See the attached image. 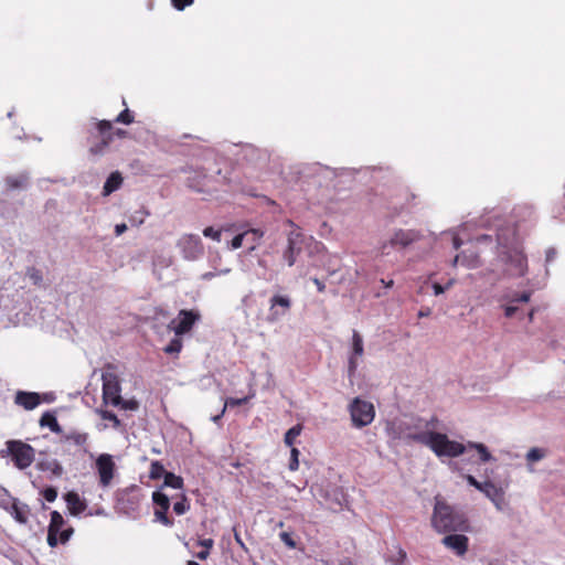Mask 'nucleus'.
I'll return each mask as SVG.
<instances>
[{"label": "nucleus", "mask_w": 565, "mask_h": 565, "mask_svg": "<svg viewBox=\"0 0 565 565\" xmlns=\"http://www.w3.org/2000/svg\"><path fill=\"white\" fill-rule=\"evenodd\" d=\"M534 221V210L530 205H518L509 214L502 213L499 209L484 213L479 220V226L486 233L470 239L473 249H466L456 255L452 266L460 263L467 268H476L492 256L511 276H524L527 259L523 249V238Z\"/></svg>", "instance_id": "obj_1"}, {"label": "nucleus", "mask_w": 565, "mask_h": 565, "mask_svg": "<svg viewBox=\"0 0 565 565\" xmlns=\"http://www.w3.org/2000/svg\"><path fill=\"white\" fill-rule=\"evenodd\" d=\"M430 423L419 417L395 419L386 424V433L393 439L407 444L415 441L423 444Z\"/></svg>", "instance_id": "obj_2"}, {"label": "nucleus", "mask_w": 565, "mask_h": 565, "mask_svg": "<svg viewBox=\"0 0 565 565\" xmlns=\"http://www.w3.org/2000/svg\"><path fill=\"white\" fill-rule=\"evenodd\" d=\"M289 223L295 228L287 235V244L281 253V258L287 266L291 267L296 264L302 252L307 250L311 255L319 252L322 245L312 236L303 234L291 221Z\"/></svg>", "instance_id": "obj_3"}, {"label": "nucleus", "mask_w": 565, "mask_h": 565, "mask_svg": "<svg viewBox=\"0 0 565 565\" xmlns=\"http://www.w3.org/2000/svg\"><path fill=\"white\" fill-rule=\"evenodd\" d=\"M427 243L424 234L414 228L394 230L391 237L382 244V254H388L392 248L398 253L406 254L413 250H426Z\"/></svg>", "instance_id": "obj_4"}, {"label": "nucleus", "mask_w": 565, "mask_h": 565, "mask_svg": "<svg viewBox=\"0 0 565 565\" xmlns=\"http://www.w3.org/2000/svg\"><path fill=\"white\" fill-rule=\"evenodd\" d=\"M431 525L438 533L458 532L467 529V519L463 513L436 498Z\"/></svg>", "instance_id": "obj_5"}, {"label": "nucleus", "mask_w": 565, "mask_h": 565, "mask_svg": "<svg viewBox=\"0 0 565 565\" xmlns=\"http://www.w3.org/2000/svg\"><path fill=\"white\" fill-rule=\"evenodd\" d=\"M10 457L14 467L19 470H24L31 466L35 459L34 448L17 439L6 441V448L0 450V458Z\"/></svg>", "instance_id": "obj_6"}, {"label": "nucleus", "mask_w": 565, "mask_h": 565, "mask_svg": "<svg viewBox=\"0 0 565 565\" xmlns=\"http://www.w3.org/2000/svg\"><path fill=\"white\" fill-rule=\"evenodd\" d=\"M423 445L428 446L438 457H458L466 449L462 444L450 440L447 435L436 431H428Z\"/></svg>", "instance_id": "obj_7"}, {"label": "nucleus", "mask_w": 565, "mask_h": 565, "mask_svg": "<svg viewBox=\"0 0 565 565\" xmlns=\"http://www.w3.org/2000/svg\"><path fill=\"white\" fill-rule=\"evenodd\" d=\"M113 364H107L102 374L103 401L105 404L118 406L121 402V384Z\"/></svg>", "instance_id": "obj_8"}, {"label": "nucleus", "mask_w": 565, "mask_h": 565, "mask_svg": "<svg viewBox=\"0 0 565 565\" xmlns=\"http://www.w3.org/2000/svg\"><path fill=\"white\" fill-rule=\"evenodd\" d=\"M349 413L352 426L355 428H363L370 425L375 417L374 405L361 397H355L349 405Z\"/></svg>", "instance_id": "obj_9"}, {"label": "nucleus", "mask_w": 565, "mask_h": 565, "mask_svg": "<svg viewBox=\"0 0 565 565\" xmlns=\"http://www.w3.org/2000/svg\"><path fill=\"white\" fill-rule=\"evenodd\" d=\"M182 257L185 260L194 262L200 259L204 254L202 239L196 234H183L177 242Z\"/></svg>", "instance_id": "obj_10"}, {"label": "nucleus", "mask_w": 565, "mask_h": 565, "mask_svg": "<svg viewBox=\"0 0 565 565\" xmlns=\"http://www.w3.org/2000/svg\"><path fill=\"white\" fill-rule=\"evenodd\" d=\"M364 354V342L362 335L356 331H352L351 349L348 354V379L353 383V379L360 366L361 360Z\"/></svg>", "instance_id": "obj_11"}, {"label": "nucleus", "mask_w": 565, "mask_h": 565, "mask_svg": "<svg viewBox=\"0 0 565 565\" xmlns=\"http://www.w3.org/2000/svg\"><path fill=\"white\" fill-rule=\"evenodd\" d=\"M292 306L291 298L288 295L275 294L269 299V309L267 321L270 323L279 322L286 317Z\"/></svg>", "instance_id": "obj_12"}, {"label": "nucleus", "mask_w": 565, "mask_h": 565, "mask_svg": "<svg viewBox=\"0 0 565 565\" xmlns=\"http://www.w3.org/2000/svg\"><path fill=\"white\" fill-rule=\"evenodd\" d=\"M152 502L156 507L154 509V521L160 522L164 526L171 527L173 525V520L168 516V511L170 509V497L166 494L161 489H158L152 492Z\"/></svg>", "instance_id": "obj_13"}, {"label": "nucleus", "mask_w": 565, "mask_h": 565, "mask_svg": "<svg viewBox=\"0 0 565 565\" xmlns=\"http://www.w3.org/2000/svg\"><path fill=\"white\" fill-rule=\"evenodd\" d=\"M199 319V312L193 310H181L178 317L170 321L168 327L178 337L189 332Z\"/></svg>", "instance_id": "obj_14"}, {"label": "nucleus", "mask_w": 565, "mask_h": 565, "mask_svg": "<svg viewBox=\"0 0 565 565\" xmlns=\"http://www.w3.org/2000/svg\"><path fill=\"white\" fill-rule=\"evenodd\" d=\"M236 154L238 156V160L246 161L257 167L265 166L269 160V154L266 150L249 143L241 146Z\"/></svg>", "instance_id": "obj_15"}, {"label": "nucleus", "mask_w": 565, "mask_h": 565, "mask_svg": "<svg viewBox=\"0 0 565 565\" xmlns=\"http://www.w3.org/2000/svg\"><path fill=\"white\" fill-rule=\"evenodd\" d=\"M98 131L103 136V140L100 145H96L95 147L90 148V151L93 153H99L103 151L105 147H107L113 140L114 137L124 138L127 135V131L124 129H116L113 131V126L109 120H100L97 125Z\"/></svg>", "instance_id": "obj_16"}, {"label": "nucleus", "mask_w": 565, "mask_h": 565, "mask_svg": "<svg viewBox=\"0 0 565 565\" xmlns=\"http://www.w3.org/2000/svg\"><path fill=\"white\" fill-rule=\"evenodd\" d=\"M96 469L100 484L106 488L110 484L115 473V462L109 454H102L96 459Z\"/></svg>", "instance_id": "obj_17"}, {"label": "nucleus", "mask_w": 565, "mask_h": 565, "mask_svg": "<svg viewBox=\"0 0 565 565\" xmlns=\"http://www.w3.org/2000/svg\"><path fill=\"white\" fill-rule=\"evenodd\" d=\"M484 490L482 493L494 504L498 511L507 512L509 510V503L505 500L504 491L502 488L497 487L490 481L489 484H483Z\"/></svg>", "instance_id": "obj_18"}, {"label": "nucleus", "mask_w": 565, "mask_h": 565, "mask_svg": "<svg viewBox=\"0 0 565 565\" xmlns=\"http://www.w3.org/2000/svg\"><path fill=\"white\" fill-rule=\"evenodd\" d=\"M35 468L42 472H51L52 477L60 478L64 473V468L55 458L47 457L46 452H40Z\"/></svg>", "instance_id": "obj_19"}, {"label": "nucleus", "mask_w": 565, "mask_h": 565, "mask_svg": "<svg viewBox=\"0 0 565 565\" xmlns=\"http://www.w3.org/2000/svg\"><path fill=\"white\" fill-rule=\"evenodd\" d=\"M441 543L449 550L454 551L458 556H462L468 551L469 540L463 534L452 533L446 535L441 540Z\"/></svg>", "instance_id": "obj_20"}, {"label": "nucleus", "mask_w": 565, "mask_h": 565, "mask_svg": "<svg viewBox=\"0 0 565 565\" xmlns=\"http://www.w3.org/2000/svg\"><path fill=\"white\" fill-rule=\"evenodd\" d=\"M14 404L25 411H33L40 405V393L19 390L14 395Z\"/></svg>", "instance_id": "obj_21"}, {"label": "nucleus", "mask_w": 565, "mask_h": 565, "mask_svg": "<svg viewBox=\"0 0 565 565\" xmlns=\"http://www.w3.org/2000/svg\"><path fill=\"white\" fill-rule=\"evenodd\" d=\"M531 292L523 291L520 295H514L509 298L508 303L504 306V316L507 318H512L520 311V303H526L530 301Z\"/></svg>", "instance_id": "obj_22"}, {"label": "nucleus", "mask_w": 565, "mask_h": 565, "mask_svg": "<svg viewBox=\"0 0 565 565\" xmlns=\"http://www.w3.org/2000/svg\"><path fill=\"white\" fill-rule=\"evenodd\" d=\"M60 435L61 443L73 444L77 447H81L84 452H87V449L85 447L89 437L87 433H82L76 429H72L68 431L63 430Z\"/></svg>", "instance_id": "obj_23"}, {"label": "nucleus", "mask_w": 565, "mask_h": 565, "mask_svg": "<svg viewBox=\"0 0 565 565\" xmlns=\"http://www.w3.org/2000/svg\"><path fill=\"white\" fill-rule=\"evenodd\" d=\"M64 500L66 502L67 509L70 510V513L74 516L79 515L87 508L85 500H83L75 491L65 493Z\"/></svg>", "instance_id": "obj_24"}, {"label": "nucleus", "mask_w": 565, "mask_h": 565, "mask_svg": "<svg viewBox=\"0 0 565 565\" xmlns=\"http://www.w3.org/2000/svg\"><path fill=\"white\" fill-rule=\"evenodd\" d=\"M30 177L26 172H21L15 175H8L4 179L6 189L8 191L24 190L29 185Z\"/></svg>", "instance_id": "obj_25"}, {"label": "nucleus", "mask_w": 565, "mask_h": 565, "mask_svg": "<svg viewBox=\"0 0 565 565\" xmlns=\"http://www.w3.org/2000/svg\"><path fill=\"white\" fill-rule=\"evenodd\" d=\"M10 515L20 524H26L28 515L30 513L29 505L15 499L12 503V508L6 510Z\"/></svg>", "instance_id": "obj_26"}, {"label": "nucleus", "mask_w": 565, "mask_h": 565, "mask_svg": "<svg viewBox=\"0 0 565 565\" xmlns=\"http://www.w3.org/2000/svg\"><path fill=\"white\" fill-rule=\"evenodd\" d=\"M39 424L41 427H47L52 433L61 434L63 431L61 425L57 422L55 412L46 411L42 414Z\"/></svg>", "instance_id": "obj_27"}, {"label": "nucleus", "mask_w": 565, "mask_h": 565, "mask_svg": "<svg viewBox=\"0 0 565 565\" xmlns=\"http://www.w3.org/2000/svg\"><path fill=\"white\" fill-rule=\"evenodd\" d=\"M122 184V177L118 171L111 172L109 177L106 179L102 194L104 196L110 195L113 192L117 191Z\"/></svg>", "instance_id": "obj_28"}, {"label": "nucleus", "mask_w": 565, "mask_h": 565, "mask_svg": "<svg viewBox=\"0 0 565 565\" xmlns=\"http://www.w3.org/2000/svg\"><path fill=\"white\" fill-rule=\"evenodd\" d=\"M73 532H74V530H73L72 526H66L61 532L60 535L56 534V533L47 531V544L51 547H55L58 543L65 544L66 542L70 541L71 536L73 535Z\"/></svg>", "instance_id": "obj_29"}, {"label": "nucleus", "mask_w": 565, "mask_h": 565, "mask_svg": "<svg viewBox=\"0 0 565 565\" xmlns=\"http://www.w3.org/2000/svg\"><path fill=\"white\" fill-rule=\"evenodd\" d=\"M406 559L407 554L399 544L394 545L393 550L385 556V561L393 565H403Z\"/></svg>", "instance_id": "obj_30"}, {"label": "nucleus", "mask_w": 565, "mask_h": 565, "mask_svg": "<svg viewBox=\"0 0 565 565\" xmlns=\"http://www.w3.org/2000/svg\"><path fill=\"white\" fill-rule=\"evenodd\" d=\"M64 529H65V520L62 516V514L58 511H52L47 531L60 535Z\"/></svg>", "instance_id": "obj_31"}, {"label": "nucleus", "mask_w": 565, "mask_h": 565, "mask_svg": "<svg viewBox=\"0 0 565 565\" xmlns=\"http://www.w3.org/2000/svg\"><path fill=\"white\" fill-rule=\"evenodd\" d=\"M183 483L184 482L182 477L169 471L166 473L163 478V483L159 489L163 490L164 488H172L175 490H180L183 488Z\"/></svg>", "instance_id": "obj_32"}, {"label": "nucleus", "mask_w": 565, "mask_h": 565, "mask_svg": "<svg viewBox=\"0 0 565 565\" xmlns=\"http://www.w3.org/2000/svg\"><path fill=\"white\" fill-rule=\"evenodd\" d=\"M245 234H248V239L245 242L248 244V249L254 250L264 237L265 232L260 228H249L245 231Z\"/></svg>", "instance_id": "obj_33"}, {"label": "nucleus", "mask_w": 565, "mask_h": 565, "mask_svg": "<svg viewBox=\"0 0 565 565\" xmlns=\"http://www.w3.org/2000/svg\"><path fill=\"white\" fill-rule=\"evenodd\" d=\"M468 447L477 450L481 462H488V461L495 460L484 444L469 443Z\"/></svg>", "instance_id": "obj_34"}, {"label": "nucleus", "mask_w": 565, "mask_h": 565, "mask_svg": "<svg viewBox=\"0 0 565 565\" xmlns=\"http://www.w3.org/2000/svg\"><path fill=\"white\" fill-rule=\"evenodd\" d=\"M175 498H178L179 500L174 502L173 511L178 515H183L184 513H186L190 510L189 500L184 493H181V494L177 495Z\"/></svg>", "instance_id": "obj_35"}, {"label": "nucleus", "mask_w": 565, "mask_h": 565, "mask_svg": "<svg viewBox=\"0 0 565 565\" xmlns=\"http://www.w3.org/2000/svg\"><path fill=\"white\" fill-rule=\"evenodd\" d=\"M167 472L168 471L164 469L163 465L160 461L156 460L151 462L149 472L150 479L158 480L160 478H164Z\"/></svg>", "instance_id": "obj_36"}, {"label": "nucleus", "mask_w": 565, "mask_h": 565, "mask_svg": "<svg viewBox=\"0 0 565 565\" xmlns=\"http://www.w3.org/2000/svg\"><path fill=\"white\" fill-rule=\"evenodd\" d=\"M97 413L103 419L110 422L114 429L121 428V422L115 413L105 409H97Z\"/></svg>", "instance_id": "obj_37"}, {"label": "nucleus", "mask_w": 565, "mask_h": 565, "mask_svg": "<svg viewBox=\"0 0 565 565\" xmlns=\"http://www.w3.org/2000/svg\"><path fill=\"white\" fill-rule=\"evenodd\" d=\"M17 498L12 497L10 492L0 484V508L4 511L9 508H12V503Z\"/></svg>", "instance_id": "obj_38"}, {"label": "nucleus", "mask_w": 565, "mask_h": 565, "mask_svg": "<svg viewBox=\"0 0 565 565\" xmlns=\"http://www.w3.org/2000/svg\"><path fill=\"white\" fill-rule=\"evenodd\" d=\"M301 425H295L292 426L291 428H289L286 434H285V437H284V441L287 446L289 447H292V445L295 444V440L296 438L300 435L301 433Z\"/></svg>", "instance_id": "obj_39"}, {"label": "nucleus", "mask_w": 565, "mask_h": 565, "mask_svg": "<svg viewBox=\"0 0 565 565\" xmlns=\"http://www.w3.org/2000/svg\"><path fill=\"white\" fill-rule=\"evenodd\" d=\"M149 215L147 211L140 210L136 211L134 214L130 215L129 222L131 226H141L145 223L146 216Z\"/></svg>", "instance_id": "obj_40"}, {"label": "nucleus", "mask_w": 565, "mask_h": 565, "mask_svg": "<svg viewBox=\"0 0 565 565\" xmlns=\"http://www.w3.org/2000/svg\"><path fill=\"white\" fill-rule=\"evenodd\" d=\"M182 349V341L179 338H173L169 344L164 348V352L168 354L179 353Z\"/></svg>", "instance_id": "obj_41"}, {"label": "nucleus", "mask_w": 565, "mask_h": 565, "mask_svg": "<svg viewBox=\"0 0 565 565\" xmlns=\"http://www.w3.org/2000/svg\"><path fill=\"white\" fill-rule=\"evenodd\" d=\"M132 121L134 115L128 108H125L115 119V122L124 125H130Z\"/></svg>", "instance_id": "obj_42"}, {"label": "nucleus", "mask_w": 565, "mask_h": 565, "mask_svg": "<svg viewBox=\"0 0 565 565\" xmlns=\"http://www.w3.org/2000/svg\"><path fill=\"white\" fill-rule=\"evenodd\" d=\"M203 235L207 238L215 241V242H221L222 231L220 228H214L213 226H209L203 230Z\"/></svg>", "instance_id": "obj_43"}, {"label": "nucleus", "mask_w": 565, "mask_h": 565, "mask_svg": "<svg viewBox=\"0 0 565 565\" xmlns=\"http://www.w3.org/2000/svg\"><path fill=\"white\" fill-rule=\"evenodd\" d=\"M299 455L300 451L292 447L290 450V460L288 465L289 470L296 471L299 468Z\"/></svg>", "instance_id": "obj_44"}, {"label": "nucleus", "mask_w": 565, "mask_h": 565, "mask_svg": "<svg viewBox=\"0 0 565 565\" xmlns=\"http://www.w3.org/2000/svg\"><path fill=\"white\" fill-rule=\"evenodd\" d=\"M544 457V451L541 448H531L526 454V460L536 462Z\"/></svg>", "instance_id": "obj_45"}, {"label": "nucleus", "mask_w": 565, "mask_h": 565, "mask_svg": "<svg viewBox=\"0 0 565 565\" xmlns=\"http://www.w3.org/2000/svg\"><path fill=\"white\" fill-rule=\"evenodd\" d=\"M246 239H248V234H245V232L235 235L231 241V249H237L242 247Z\"/></svg>", "instance_id": "obj_46"}, {"label": "nucleus", "mask_w": 565, "mask_h": 565, "mask_svg": "<svg viewBox=\"0 0 565 565\" xmlns=\"http://www.w3.org/2000/svg\"><path fill=\"white\" fill-rule=\"evenodd\" d=\"M119 408L125 411H137L139 408V403L136 399H124L121 397V402L118 404Z\"/></svg>", "instance_id": "obj_47"}, {"label": "nucleus", "mask_w": 565, "mask_h": 565, "mask_svg": "<svg viewBox=\"0 0 565 565\" xmlns=\"http://www.w3.org/2000/svg\"><path fill=\"white\" fill-rule=\"evenodd\" d=\"M230 271H231L230 268H223V269H220V270L206 271V273L202 274L201 279L205 280V281H209V280H211L212 278H214L216 276L226 275Z\"/></svg>", "instance_id": "obj_48"}, {"label": "nucleus", "mask_w": 565, "mask_h": 565, "mask_svg": "<svg viewBox=\"0 0 565 565\" xmlns=\"http://www.w3.org/2000/svg\"><path fill=\"white\" fill-rule=\"evenodd\" d=\"M42 495L47 502H54L57 498V490L54 487H46L42 491Z\"/></svg>", "instance_id": "obj_49"}, {"label": "nucleus", "mask_w": 565, "mask_h": 565, "mask_svg": "<svg viewBox=\"0 0 565 565\" xmlns=\"http://www.w3.org/2000/svg\"><path fill=\"white\" fill-rule=\"evenodd\" d=\"M454 284V279H450L445 286L440 285L439 282L433 284V290L435 296H439L444 294L450 286Z\"/></svg>", "instance_id": "obj_50"}, {"label": "nucleus", "mask_w": 565, "mask_h": 565, "mask_svg": "<svg viewBox=\"0 0 565 565\" xmlns=\"http://www.w3.org/2000/svg\"><path fill=\"white\" fill-rule=\"evenodd\" d=\"M467 481L470 486L475 487L477 490H479L480 492H482L484 490V487L483 484H489L490 481H483V482H480L478 481L473 476L469 475L467 477Z\"/></svg>", "instance_id": "obj_51"}, {"label": "nucleus", "mask_w": 565, "mask_h": 565, "mask_svg": "<svg viewBox=\"0 0 565 565\" xmlns=\"http://www.w3.org/2000/svg\"><path fill=\"white\" fill-rule=\"evenodd\" d=\"M279 537L280 540L285 543V545H287L288 547L290 548H295L296 547V542L295 540L292 539L291 534L288 533V532H281L279 534Z\"/></svg>", "instance_id": "obj_52"}, {"label": "nucleus", "mask_w": 565, "mask_h": 565, "mask_svg": "<svg viewBox=\"0 0 565 565\" xmlns=\"http://www.w3.org/2000/svg\"><path fill=\"white\" fill-rule=\"evenodd\" d=\"M56 396L53 392L40 393V404L46 403L51 404L55 402Z\"/></svg>", "instance_id": "obj_53"}, {"label": "nucleus", "mask_w": 565, "mask_h": 565, "mask_svg": "<svg viewBox=\"0 0 565 565\" xmlns=\"http://www.w3.org/2000/svg\"><path fill=\"white\" fill-rule=\"evenodd\" d=\"M171 2H172V6H173L177 10L181 11V10H183L185 7H188V6L192 4V3H193V0H171Z\"/></svg>", "instance_id": "obj_54"}, {"label": "nucleus", "mask_w": 565, "mask_h": 565, "mask_svg": "<svg viewBox=\"0 0 565 565\" xmlns=\"http://www.w3.org/2000/svg\"><path fill=\"white\" fill-rule=\"evenodd\" d=\"M233 531H234V540H235V542L238 544V546L245 553H248V548H247L246 544L244 543V541L242 540L241 534L236 531V527H234Z\"/></svg>", "instance_id": "obj_55"}, {"label": "nucleus", "mask_w": 565, "mask_h": 565, "mask_svg": "<svg viewBox=\"0 0 565 565\" xmlns=\"http://www.w3.org/2000/svg\"><path fill=\"white\" fill-rule=\"evenodd\" d=\"M247 398L246 397H243V398H228L224 405L227 406H239L244 403H246Z\"/></svg>", "instance_id": "obj_56"}, {"label": "nucleus", "mask_w": 565, "mask_h": 565, "mask_svg": "<svg viewBox=\"0 0 565 565\" xmlns=\"http://www.w3.org/2000/svg\"><path fill=\"white\" fill-rule=\"evenodd\" d=\"M556 254H557L556 249L554 247H550L545 254L546 264L552 263L556 258Z\"/></svg>", "instance_id": "obj_57"}, {"label": "nucleus", "mask_w": 565, "mask_h": 565, "mask_svg": "<svg viewBox=\"0 0 565 565\" xmlns=\"http://www.w3.org/2000/svg\"><path fill=\"white\" fill-rule=\"evenodd\" d=\"M311 281L316 285L319 292H323L326 290V285L322 280L317 277L311 278Z\"/></svg>", "instance_id": "obj_58"}, {"label": "nucleus", "mask_w": 565, "mask_h": 565, "mask_svg": "<svg viewBox=\"0 0 565 565\" xmlns=\"http://www.w3.org/2000/svg\"><path fill=\"white\" fill-rule=\"evenodd\" d=\"M127 231V225L125 223H119L115 225V235L120 236Z\"/></svg>", "instance_id": "obj_59"}, {"label": "nucleus", "mask_w": 565, "mask_h": 565, "mask_svg": "<svg viewBox=\"0 0 565 565\" xmlns=\"http://www.w3.org/2000/svg\"><path fill=\"white\" fill-rule=\"evenodd\" d=\"M451 235H452L451 237H452V246H454V248L455 249L460 248V246L462 245L463 242L461 241V238L458 236L457 233H452Z\"/></svg>", "instance_id": "obj_60"}, {"label": "nucleus", "mask_w": 565, "mask_h": 565, "mask_svg": "<svg viewBox=\"0 0 565 565\" xmlns=\"http://www.w3.org/2000/svg\"><path fill=\"white\" fill-rule=\"evenodd\" d=\"M214 542L212 539H204L200 541V545L204 547V550H211Z\"/></svg>", "instance_id": "obj_61"}, {"label": "nucleus", "mask_w": 565, "mask_h": 565, "mask_svg": "<svg viewBox=\"0 0 565 565\" xmlns=\"http://www.w3.org/2000/svg\"><path fill=\"white\" fill-rule=\"evenodd\" d=\"M225 411H226V405H224V406H223V408H222V411H221V413H220V414L212 416V417H211V420H212L213 423H215V424H218V422H220V420H221V418L223 417V415H224Z\"/></svg>", "instance_id": "obj_62"}, {"label": "nucleus", "mask_w": 565, "mask_h": 565, "mask_svg": "<svg viewBox=\"0 0 565 565\" xmlns=\"http://www.w3.org/2000/svg\"><path fill=\"white\" fill-rule=\"evenodd\" d=\"M209 555H210V551H209V550H202V551H200V552L196 554V557H198L199 559H202V561H203V559H206V558L209 557Z\"/></svg>", "instance_id": "obj_63"}, {"label": "nucleus", "mask_w": 565, "mask_h": 565, "mask_svg": "<svg viewBox=\"0 0 565 565\" xmlns=\"http://www.w3.org/2000/svg\"><path fill=\"white\" fill-rule=\"evenodd\" d=\"M430 309L429 308H426V309H422L418 311V317L419 318H424V317H428L430 315Z\"/></svg>", "instance_id": "obj_64"}]
</instances>
